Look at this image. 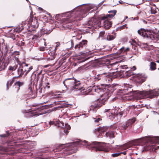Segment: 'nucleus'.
I'll list each match as a JSON object with an SVG mask.
<instances>
[{
	"label": "nucleus",
	"mask_w": 159,
	"mask_h": 159,
	"mask_svg": "<svg viewBox=\"0 0 159 159\" xmlns=\"http://www.w3.org/2000/svg\"><path fill=\"white\" fill-rule=\"evenodd\" d=\"M112 75L113 74L111 73H104L98 74L95 77V81H100L104 83L101 84V87L99 88V89L101 90V91L103 92L104 93L102 95L99 99L92 103L90 107V110L96 111L104 105L105 101L108 99L115 89L113 86L104 84L109 83L110 80H111Z\"/></svg>",
	"instance_id": "obj_1"
},
{
	"label": "nucleus",
	"mask_w": 159,
	"mask_h": 159,
	"mask_svg": "<svg viewBox=\"0 0 159 159\" xmlns=\"http://www.w3.org/2000/svg\"><path fill=\"white\" fill-rule=\"evenodd\" d=\"M79 144H82L86 146L88 148L91 147L94 148L96 151H103L108 152L109 150V149L107 148L105 144H103L96 142H93L92 144H90L84 140V141H77L68 144V145L67 146V148L65 150L67 152L65 153L68 154H72L75 152V151L74 150V147Z\"/></svg>",
	"instance_id": "obj_2"
},
{
	"label": "nucleus",
	"mask_w": 159,
	"mask_h": 159,
	"mask_svg": "<svg viewBox=\"0 0 159 159\" xmlns=\"http://www.w3.org/2000/svg\"><path fill=\"white\" fill-rule=\"evenodd\" d=\"M91 9V7H89L84 9H79V10L76 12L73 11L71 13V16H72L73 15L75 14L74 16V19H70L65 24H63V27L66 29H70L73 28L74 26L73 24L75 21H78L81 20L83 18L86 16V14Z\"/></svg>",
	"instance_id": "obj_3"
},
{
	"label": "nucleus",
	"mask_w": 159,
	"mask_h": 159,
	"mask_svg": "<svg viewBox=\"0 0 159 159\" xmlns=\"http://www.w3.org/2000/svg\"><path fill=\"white\" fill-rule=\"evenodd\" d=\"M118 93L119 95H126V97L133 96L132 98H135L137 99H143L149 97V92L146 91H139L138 90L133 91L131 88H128L127 86L122 89H119Z\"/></svg>",
	"instance_id": "obj_4"
},
{
	"label": "nucleus",
	"mask_w": 159,
	"mask_h": 159,
	"mask_svg": "<svg viewBox=\"0 0 159 159\" xmlns=\"http://www.w3.org/2000/svg\"><path fill=\"white\" fill-rule=\"evenodd\" d=\"M149 136H148L128 142L120 146L119 149L121 151L126 150L133 146L138 145L140 143V144L143 147V151H147L149 150Z\"/></svg>",
	"instance_id": "obj_5"
},
{
	"label": "nucleus",
	"mask_w": 159,
	"mask_h": 159,
	"mask_svg": "<svg viewBox=\"0 0 159 159\" xmlns=\"http://www.w3.org/2000/svg\"><path fill=\"white\" fill-rule=\"evenodd\" d=\"M63 84L67 89H70L72 90L75 89L80 90L82 88L80 81H77L74 78H67L63 81Z\"/></svg>",
	"instance_id": "obj_6"
},
{
	"label": "nucleus",
	"mask_w": 159,
	"mask_h": 159,
	"mask_svg": "<svg viewBox=\"0 0 159 159\" xmlns=\"http://www.w3.org/2000/svg\"><path fill=\"white\" fill-rule=\"evenodd\" d=\"M150 151H155L159 148V146L155 144H159V137L158 136H150Z\"/></svg>",
	"instance_id": "obj_7"
},
{
	"label": "nucleus",
	"mask_w": 159,
	"mask_h": 159,
	"mask_svg": "<svg viewBox=\"0 0 159 159\" xmlns=\"http://www.w3.org/2000/svg\"><path fill=\"white\" fill-rule=\"evenodd\" d=\"M120 67L122 69L120 70V73L124 77L128 78L133 74V73L131 70H126L128 69L127 65L121 66Z\"/></svg>",
	"instance_id": "obj_8"
},
{
	"label": "nucleus",
	"mask_w": 159,
	"mask_h": 159,
	"mask_svg": "<svg viewBox=\"0 0 159 159\" xmlns=\"http://www.w3.org/2000/svg\"><path fill=\"white\" fill-rule=\"evenodd\" d=\"M135 119L134 118L128 120L125 123L121 124L120 127L122 129L125 130L128 127L130 126L135 121Z\"/></svg>",
	"instance_id": "obj_9"
},
{
	"label": "nucleus",
	"mask_w": 159,
	"mask_h": 159,
	"mask_svg": "<svg viewBox=\"0 0 159 159\" xmlns=\"http://www.w3.org/2000/svg\"><path fill=\"white\" fill-rule=\"evenodd\" d=\"M100 20L101 21L97 20L95 19H91L88 21L87 25L88 26L96 28L97 26H99L100 25L101 22L102 21Z\"/></svg>",
	"instance_id": "obj_10"
},
{
	"label": "nucleus",
	"mask_w": 159,
	"mask_h": 159,
	"mask_svg": "<svg viewBox=\"0 0 159 159\" xmlns=\"http://www.w3.org/2000/svg\"><path fill=\"white\" fill-rule=\"evenodd\" d=\"M146 79V76L142 74H137L134 76V80L139 83H142L145 81Z\"/></svg>",
	"instance_id": "obj_11"
},
{
	"label": "nucleus",
	"mask_w": 159,
	"mask_h": 159,
	"mask_svg": "<svg viewBox=\"0 0 159 159\" xmlns=\"http://www.w3.org/2000/svg\"><path fill=\"white\" fill-rule=\"evenodd\" d=\"M25 63L23 62L21 65H20L17 70L18 76H17V77L19 78L21 77L24 75H25Z\"/></svg>",
	"instance_id": "obj_12"
},
{
	"label": "nucleus",
	"mask_w": 159,
	"mask_h": 159,
	"mask_svg": "<svg viewBox=\"0 0 159 159\" xmlns=\"http://www.w3.org/2000/svg\"><path fill=\"white\" fill-rule=\"evenodd\" d=\"M34 15L32 11H31L30 14V16L28 20V21L29 24H31L34 26L36 27L38 26V20L37 18L35 16L34 18Z\"/></svg>",
	"instance_id": "obj_13"
},
{
	"label": "nucleus",
	"mask_w": 159,
	"mask_h": 159,
	"mask_svg": "<svg viewBox=\"0 0 159 159\" xmlns=\"http://www.w3.org/2000/svg\"><path fill=\"white\" fill-rule=\"evenodd\" d=\"M116 12L117 11L116 10H113L108 11V13H111V14H107L106 16L101 17L100 19L102 20H104L107 19H108V18H112L116 15Z\"/></svg>",
	"instance_id": "obj_14"
},
{
	"label": "nucleus",
	"mask_w": 159,
	"mask_h": 159,
	"mask_svg": "<svg viewBox=\"0 0 159 159\" xmlns=\"http://www.w3.org/2000/svg\"><path fill=\"white\" fill-rule=\"evenodd\" d=\"M49 125L56 126L58 128H64V124L60 122L59 120H54L53 121H50Z\"/></svg>",
	"instance_id": "obj_15"
},
{
	"label": "nucleus",
	"mask_w": 159,
	"mask_h": 159,
	"mask_svg": "<svg viewBox=\"0 0 159 159\" xmlns=\"http://www.w3.org/2000/svg\"><path fill=\"white\" fill-rule=\"evenodd\" d=\"M24 83L23 82H21L19 81H17L15 82L12 88L13 91L17 92H18L20 89V86L23 85Z\"/></svg>",
	"instance_id": "obj_16"
},
{
	"label": "nucleus",
	"mask_w": 159,
	"mask_h": 159,
	"mask_svg": "<svg viewBox=\"0 0 159 159\" xmlns=\"http://www.w3.org/2000/svg\"><path fill=\"white\" fill-rule=\"evenodd\" d=\"M129 47L125 48L124 47H123L118 51L117 54L119 55V57L123 56L124 55H127V52L129 51Z\"/></svg>",
	"instance_id": "obj_17"
},
{
	"label": "nucleus",
	"mask_w": 159,
	"mask_h": 159,
	"mask_svg": "<svg viewBox=\"0 0 159 159\" xmlns=\"http://www.w3.org/2000/svg\"><path fill=\"white\" fill-rule=\"evenodd\" d=\"M88 43V41L87 40H83L80 42L78 44L75 45V49H80V48H83L84 47H86Z\"/></svg>",
	"instance_id": "obj_18"
},
{
	"label": "nucleus",
	"mask_w": 159,
	"mask_h": 159,
	"mask_svg": "<svg viewBox=\"0 0 159 159\" xmlns=\"http://www.w3.org/2000/svg\"><path fill=\"white\" fill-rule=\"evenodd\" d=\"M138 33L144 38H148L149 30H145L144 29H141L138 31Z\"/></svg>",
	"instance_id": "obj_19"
},
{
	"label": "nucleus",
	"mask_w": 159,
	"mask_h": 159,
	"mask_svg": "<svg viewBox=\"0 0 159 159\" xmlns=\"http://www.w3.org/2000/svg\"><path fill=\"white\" fill-rule=\"evenodd\" d=\"M9 144L8 145V147H0V154L2 155L4 154H9V153H7V152L11 150V147H10Z\"/></svg>",
	"instance_id": "obj_20"
},
{
	"label": "nucleus",
	"mask_w": 159,
	"mask_h": 159,
	"mask_svg": "<svg viewBox=\"0 0 159 159\" xmlns=\"http://www.w3.org/2000/svg\"><path fill=\"white\" fill-rule=\"evenodd\" d=\"M103 26L105 29L106 30L109 29L111 26L112 22L107 19L103 20Z\"/></svg>",
	"instance_id": "obj_21"
},
{
	"label": "nucleus",
	"mask_w": 159,
	"mask_h": 159,
	"mask_svg": "<svg viewBox=\"0 0 159 159\" xmlns=\"http://www.w3.org/2000/svg\"><path fill=\"white\" fill-rule=\"evenodd\" d=\"M159 96V91L158 90L155 89L153 90H150V99Z\"/></svg>",
	"instance_id": "obj_22"
},
{
	"label": "nucleus",
	"mask_w": 159,
	"mask_h": 159,
	"mask_svg": "<svg viewBox=\"0 0 159 159\" xmlns=\"http://www.w3.org/2000/svg\"><path fill=\"white\" fill-rule=\"evenodd\" d=\"M56 51L54 50L52 51L50 50L48 52V59L52 60L55 59L57 55Z\"/></svg>",
	"instance_id": "obj_23"
},
{
	"label": "nucleus",
	"mask_w": 159,
	"mask_h": 159,
	"mask_svg": "<svg viewBox=\"0 0 159 159\" xmlns=\"http://www.w3.org/2000/svg\"><path fill=\"white\" fill-rule=\"evenodd\" d=\"M35 77L34 80V83H37L39 80L41 82L44 77L43 75L41 74V72L38 73L37 75L35 74Z\"/></svg>",
	"instance_id": "obj_24"
},
{
	"label": "nucleus",
	"mask_w": 159,
	"mask_h": 159,
	"mask_svg": "<svg viewBox=\"0 0 159 159\" xmlns=\"http://www.w3.org/2000/svg\"><path fill=\"white\" fill-rule=\"evenodd\" d=\"M25 76H26L33 69V66H31L30 64L26 63H25Z\"/></svg>",
	"instance_id": "obj_25"
},
{
	"label": "nucleus",
	"mask_w": 159,
	"mask_h": 159,
	"mask_svg": "<svg viewBox=\"0 0 159 159\" xmlns=\"http://www.w3.org/2000/svg\"><path fill=\"white\" fill-rule=\"evenodd\" d=\"M66 146L65 144H61L56 147V148L53 149L54 152L61 151L62 149L65 148Z\"/></svg>",
	"instance_id": "obj_26"
},
{
	"label": "nucleus",
	"mask_w": 159,
	"mask_h": 159,
	"mask_svg": "<svg viewBox=\"0 0 159 159\" xmlns=\"http://www.w3.org/2000/svg\"><path fill=\"white\" fill-rule=\"evenodd\" d=\"M17 78H19V77H17V76L14 77L11 80L8 81L7 82V89H9V88L12 85L13 83L15 81V79Z\"/></svg>",
	"instance_id": "obj_27"
},
{
	"label": "nucleus",
	"mask_w": 159,
	"mask_h": 159,
	"mask_svg": "<svg viewBox=\"0 0 159 159\" xmlns=\"http://www.w3.org/2000/svg\"><path fill=\"white\" fill-rule=\"evenodd\" d=\"M127 114V110L126 109H124L123 111H119L117 113V116L121 118L122 116H125Z\"/></svg>",
	"instance_id": "obj_28"
},
{
	"label": "nucleus",
	"mask_w": 159,
	"mask_h": 159,
	"mask_svg": "<svg viewBox=\"0 0 159 159\" xmlns=\"http://www.w3.org/2000/svg\"><path fill=\"white\" fill-rule=\"evenodd\" d=\"M24 27L23 25L22 24H20L18 26H17L15 29H14V30L15 32L17 33H19L21 31L23 30Z\"/></svg>",
	"instance_id": "obj_29"
},
{
	"label": "nucleus",
	"mask_w": 159,
	"mask_h": 159,
	"mask_svg": "<svg viewBox=\"0 0 159 159\" xmlns=\"http://www.w3.org/2000/svg\"><path fill=\"white\" fill-rule=\"evenodd\" d=\"M115 132L113 131H110L106 132L105 134L106 136L107 137H109L110 138H113L115 137Z\"/></svg>",
	"instance_id": "obj_30"
},
{
	"label": "nucleus",
	"mask_w": 159,
	"mask_h": 159,
	"mask_svg": "<svg viewBox=\"0 0 159 159\" xmlns=\"http://www.w3.org/2000/svg\"><path fill=\"white\" fill-rule=\"evenodd\" d=\"M52 30H48V29H46L45 28H42L41 30V32L42 33V34H49L52 31Z\"/></svg>",
	"instance_id": "obj_31"
},
{
	"label": "nucleus",
	"mask_w": 159,
	"mask_h": 159,
	"mask_svg": "<svg viewBox=\"0 0 159 159\" xmlns=\"http://www.w3.org/2000/svg\"><path fill=\"white\" fill-rule=\"evenodd\" d=\"M108 128L109 127L107 126L100 127L97 129V131L99 133L104 132L107 131Z\"/></svg>",
	"instance_id": "obj_32"
},
{
	"label": "nucleus",
	"mask_w": 159,
	"mask_h": 159,
	"mask_svg": "<svg viewBox=\"0 0 159 159\" xmlns=\"http://www.w3.org/2000/svg\"><path fill=\"white\" fill-rule=\"evenodd\" d=\"M18 67L17 64H12L11 66H9V70L10 71H14L16 70Z\"/></svg>",
	"instance_id": "obj_33"
},
{
	"label": "nucleus",
	"mask_w": 159,
	"mask_h": 159,
	"mask_svg": "<svg viewBox=\"0 0 159 159\" xmlns=\"http://www.w3.org/2000/svg\"><path fill=\"white\" fill-rule=\"evenodd\" d=\"M150 66V68L151 70H154L156 69V64L155 62H151Z\"/></svg>",
	"instance_id": "obj_34"
},
{
	"label": "nucleus",
	"mask_w": 159,
	"mask_h": 159,
	"mask_svg": "<svg viewBox=\"0 0 159 159\" xmlns=\"http://www.w3.org/2000/svg\"><path fill=\"white\" fill-rule=\"evenodd\" d=\"M27 94L29 95H32L33 94L32 88L31 85H28V89H27Z\"/></svg>",
	"instance_id": "obj_35"
},
{
	"label": "nucleus",
	"mask_w": 159,
	"mask_h": 159,
	"mask_svg": "<svg viewBox=\"0 0 159 159\" xmlns=\"http://www.w3.org/2000/svg\"><path fill=\"white\" fill-rule=\"evenodd\" d=\"M151 12L152 14H155L157 12V8L156 6H154L150 7Z\"/></svg>",
	"instance_id": "obj_36"
},
{
	"label": "nucleus",
	"mask_w": 159,
	"mask_h": 159,
	"mask_svg": "<svg viewBox=\"0 0 159 159\" xmlns=\"http://www.w3.org/2000/svg\"><path fill=\"white\" fill-rule=\"evenodd\" d=\"M115 38V36L113 35H108L107 37V39L108 41H111L113 40Z\"/></svg>",
	"instance_id": "obj_37"
},
{
	"label": "nucleus",
	"mask_w": 159,
	"mask_h": 159,
	"mask_svg": "<svg viewBox=\"0 0 159 159\" xmlns=\"http://www.w3.org/2000/svg\"><path fill=\"white\" fill-rule=\"evenodd\" d=\"M27 115L30 117L36 115V112H34L33 111H30L27 112Z\"/></svg>",
	"instance_id": "obj_38"
},
{
	"label": "nucleus",
	"mask_w": 159,
	"mask_h": 159,
	"mask_svg": "<svg viewBox=\"0 0 159 159\" xmlns=\"http://www.w3.org/2000/svg\"><path fill=\"white\" fill-rule=\"evenodd\" d=\"M151 33V30H150V39L152 40H153L156 37V35L154 33Z\"/></svg>",
	"instance_id": "obj_39"
},
{
	"label": "nucleus",
	"mask_w": 159,
	"mask_h": 159,
	"mask_svg": "<svg viewBox=\"0 0 159 159\" xmlns=\"http://www.w3.org/2000/svg\"><path fill=\"white\" fill-rule=\"evenodd\" d=\"M156 18L154 15H150V23L153 22L156 20Z\"/></svg>",
	"instance_id": "obj_40"
},
{
	"label": "nucleus",
	"mask_w": 159,
	"mask_h": 159,
	"mask_svg": "<svg viewBox=\"0 0 159 159\" xmlns=\"http://www.w3.org/2000/svg\"><path fill=\"white\" fill-rule=\"evenodd\" d=\"M126 27V25H123L121 26H120L117 29V30L118 31H120L122 30H123L125 29Z\"/></svg>",
	"instance_id": "obj_41"
},
{
	"label": "nucleus",
	"mask_w": 159,
	"mask_h": 159,
	"mask_svg": "<svg viewBox=\"0 0 159 159\" xmlns=\"http://www.w3.org/2000/svg\"><path fill=\"white\" fill-rule=\"evenodd\" d=\"M18 44L20 46H23L25 45V42H22V41H18Z\"/></svg>",
	"instance_id": "obj_42"
},
{
	"label": "nucleus",
	"mask_w": 159,
	"mask_h": 159,
	"mask_svg": "<svg viewBox=\"0 0 159 159\" xmlns=\"http://www.w3.org/2000/svg\"><path fill=\"white\" fill-rule=\"evenodd\" d=\"M132 48H133L135 52H137L138 50V48L137 46L134 45H132Z\"/></svg>",
	"instance_id": "obj_43"
},
{
	"label": "nucleus",
	"mask_w": 159,
	"mask_h": 159,
	"mask_svg": "<svg viewBox=\"0 0 159 159\" xmlns=\"http://www.w3.org/2000/svg\"><path fill=\"white\" fill-rule=\"evenodd\" d=\"M120 155V152L116 153H113L111 154V156L113 157H116Z\"/></svg>",
	"instance_id": "obj_44"
},
{
	"label": "nucleus",
	"mask_w": 159,
	"mask_h": 159,
	"mask_svg": "<svg viewBox=\"0 0 159 159\" xmlns=\"http://www.w3.org/2000/svg\"><path fill=\"white\" fill-rule=\"evenodd\" d=\"M143 47L145 49H148V50H149L148 49V48L147 47L148 46V44L147 43H143Z\"/></svg>",
	"instance_id": "obj_45"
},
{
	"label": "nucleus",
	"mask_w": 159,
	"mask_h": 159,
	"mask_svg": "<svg viewBox=\"0 0 159 159\" xmlns=\"http://www.w3.org/2000/svg\"><path fill=\"white\" fill-rule=\"evenodd\" d=\"M56 44H57V45L55 47V48L54 50L55 51H56V50H57V48L58 47H59L60 45V43L59 42L57 43H56Z\"/></svg>",
	"instance_id": "obj_46"
},
{
	"label": "nucleus",
	"mask_w": 159,
	"mask_h": 159,
	"mask_svg": "<svg viewBox=\"0 0 159 159\" xmlns=\"http://www.w3.org/2000/svg\"><path fill=\"white\" fill-rule=\"evenodd\" d=\"M105 34L104 31H101L99 33V36L100 37H103Z\"/></svg>",
	"instance_id": "obj_47"
},
{
	"label": "nucleus",
	"mask_w": 159,
	"mask_h": 159,
	"mask_svg": "<svg viewBox=\"0 0 159 159\" xmlns=\"http://www.w3.org/2000/svg\"><path fill=\"white\" fill-rule=\"evenodd\" d=\"M39 49L41 51H44L45 50V48L44 47H41L39 48Z\"/></svg>",
	"instance_id": "obj_48"
},
{
	"label": "nucleus",
	"mask_w": 159,
	"mask_h": 159,
	"mask_svg": "<svg viewBox=\"0 0 159 159\" xmlns=\"http://www.w3.org/2000/svg\"><path fill=\"white\" fill-rule=\"evenodd\" d=\"M106 62H107V64H110L109 65H108V68H110V67H109V66H111V65H112V64H110V60H107V61H106Z\"/></svg>",
	"instance_id": "obj_49"
},
{
	"label": "nucleus",
	"mask_w": 159,
	"mask_h": 159,
	"mask_svg": "<svg viewBox=\"0 0 159 159\" xmlns=\"http://www.w3.org/2000/svg\"><path fill=\"white\" fill-rule=\"evenodd\" d=\"M66 127L67 130H70V127L69 125H65Z\"/></svg>",
	"instance_id": "obj_50"
},
{
	"label": "nucleus",
	"mask_w": 159,
	"mask_h": 159,
	"mask_svg": "<svg viewBox=\"0 0 159 159\" xmlns=\"http://www.w3.org/2000/svg\"><path fill=\"white\" fill-rule=\"evenodd\" d=\"M101 120V118H98L97 119H96L95 120V122H96V123H98V122L100 120Z\"/></svg>",
	"instance_id": "obj_51"
},
{
	"label": "nucleus",
	"mask_w": 159,
	"mask_h": 159,
	"mask_svg": "<svg viewBox=\"0 0 159 159\" xmlns=\"http://www.w3.org/2000/svg\"><path fill=\"white\" fill-rule=\"evenodd\" d=\"M14 54L15 56L19 55V52L15 51L14 53Z\"/></svg>",
	"instance_id": "obj_52"
},
{
	"label": "nucleus",
	"mask_w": 159,
	"mask_h": 159,
	"mask_svg": "<svg viewBox=\"0 0 159 159\" xmlns=\"http://www.w3.org/2000/svg\"><path fill=\"white\" fill-rule=\"evenodd\" d=\"M71 47H73L74 44L73 40H71Z\"/></svg>",
	"instance_id": "obj_53"
},
{
	"label": "nucleus",
	"mask_w": 159,
	"mask_h": 159,
	"mask_svg": "<svg viewBox=\"0 0 159 159\" xmlns=\"http://www.w3.org/2000/svg\"><path fill=\"white\" fill-rule=\"evenodd\" d=\"M41 36V35L38 34L37 35L35 34L34 35V37H36V38L40 37Z\"/></svg>",
	"instance_id": "obj_54"
},
{
	"label": "nucleus",
	"mask_w": 159,
	"mask_h": 159,
	"mask_svg": "<svg viewBox=\"0 0 159 159\" xmlns=\"http://www.w3.org/2000/svg\"><path fill=\"white\" fill-rule=\"evenodd\" d=\"M136 67L135 66H134L131 68V70H136Z\"/></svg>",
	"instance_id": "obj_55"
},
{
	"label": "nucleus",
	"mask_w": 159,
	"mask_h": 159,
	"mask_svg": "<svg viewBox=\"0 0 159 159\" xmlns=\"http://www.w3.org/2000/svg\"><path fill=\"white\" fill-rule=\"evenodd\" d=\"M126 151H125L123 152H120V155L122 154H123L124 155H125L126 154Z\"/></svg>",
	"instance_id": "obj_56"
},
{
	"label": "nucleus",
	"mask_w": 159,
	"mask_h": 159,
	"mask_svg": "<svg viewBox=\"0 0 159 159\" xmlns=\"http://www.w3.org/2000/svg\"><path fill=\"white\" fill-rule=\"evenodd\" d=\"M68 130H66L65 129L64 130V132L66 134H67L68 133Z\"/></svg>",
	"instance_id": "obj_57"
},
{
	"label": "nucleus",
	"mask_w": 159,
	"mask_h": 159,
	"mask_svg": "<svg viewBox=\"0 0 159 159\" xmlns=\"http://www.w3.org/2000/svg\"><path fill=\"white\" fill-rule=\"evenodd\" d=\"M50 65H45L43 66V67L44 68H47V67H48Z\"/></svg>",
	"instance_id": "obj_58"
},
{
	"label": "nucleus",
	"mask_w": 159,
	"mask_h": 159,
	"mask_svg": "<svg viewBox=\"0 0 159 159\" xmlns=\"http://www.w3.org/2000/svg\"><path fill=\"white\" fill-rule=\"evenodd\" d=\"M47 87L48 88H50V86H48V85H49V82H48L47 83Z\"/></svg>",
	"instance_id": "obj_59"
},
{
	"label": "nucleus",
	"mask_w": 159,
	"mask_h": 159,
	"mask_svg": "<svg viewBox=\"0 0 159 159\" xmlns=\"http://www.w3.org/2000/svg\"><path fill=\"white\" fill-rule=\"evenodd\" d=\"M15 60L17 61H19V59L17 57H15Z\"/></svg>",
	"instance_id": "obj_60"
},
{
	"label": "nucleus",
	"mask_w": 159,
	"mask_h": 159,
	"mask_svg": "<svg viewBox=\"0 0 159 159\" xmlns=\"http://www.w3.org/2000/svg\"><path fill=\"white\" fill-rule=\"evenodd\" d=\"M143 22H144V23L146 24L147 23V21H145V20H144L143 21Z\"/></svg>",
	"instance_id": "obj_61"
},
{
	"label": "nucleus",
	"mask_w": 159,
	"mask_h": 159,
	"mask_svg": "<svg viewBox=\"0 0 159 159\" xmlns=\"http://www.w3.org/2000/svg\"><path fill=\"white\" fill-rule=\"evenodd\" d=\"M153 51H152V50L150 52V53H151V54L152 55V53H153Z\"/></svg>",
	"instance_id": "obj_62"
},
{
	"label": "nucleus",
	"mask_w": 159,
	"mask_h": 159,
	"mask_svg": "<svg viewBox=\"0 0 159 159\" xmlns=\"http://www.w3.org/2000/svg\"><path fill=\"white\" fill-rule=\"evenodd\" d=\"M0 136L2 137H5V134L2 135H1Z\"/></svg>",
	"instance_id": "obj_63"
},
{
	"label": "nucleus",
	"mask_w": 159,
	"mask_h": 159,
	"mask_svg": "<svg viewBox=\"0 0 159 159\" xmlns=\"http://www.w3.org/2000/svg\"><path fill=\"white\" fill-rule=\"evenodd\" d=\"M131 98H126V99L128 100H130L131 99Z\"/></svg>",
	"instance_id": "obj_64"
}]
</instances>
